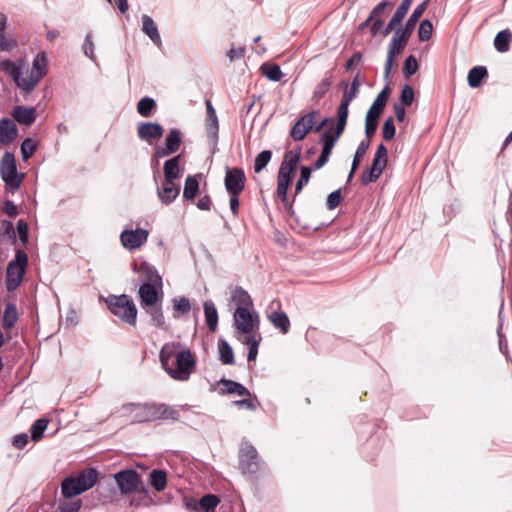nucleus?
<instances>
[{"instance_id": "obj_64", "label": "nucleus", "mask_w": 512, "mask_h": 512, "mask_svg": "<svg viewBox=\"0 0 512 512\" xmlns=\"http://www.w3.org/2000/svg\"><path fill=\"white\" fill-rule=\"evenodd\" d=\"M82 506L80 499L75 501L63 502L59 505L58 512H78Z\"/></svg>"}, {"instance_id": "obj_21", "label": "nucleus", "mask_w": 512, "mask_h": 512, "mask_svg": "<svg viewBox=\"0 0 512 512\" xmlns=\"http://www.w3.org/2000/svg\"><path fill=\"white\" fill-rule=\"evenodd\" d=\"M394 3L389 0H382L370 12V19L374 22L370 26V33L372 36H377L384 26V20L381 18L386 9H391Z\"/></svg>"}, {"instance_id": "obj_25", "label": "nucleus", "mask_w": 512, "mask_h": 512, "mask_svg": "<svg viewBox=\"0 0 512 512\" xmlns=\"http://www.w3.org/2000/svg\"><path fill=\"white\" fill-rule=\"evenodd\" d=\"M334 78L335 76L333 68L324 73L323 78L316 84L313 90L312 101L319 103L326 96V94L332 88Z\"/></svg>"}, {"instance_id": "obj_9", "label": "nucleus", "mask_w": 512, "mask_h": 512, "mask_svg": "<svg viewBox=\"0 0 512 512\" xmlns=\"http://www.w3.org/2000/svg\"><path fill=\"white\" fill-rule=\"evenodd\" d=\"M429 1L430 0H425L419 5H417L412 14L410 15V17L408 18V20L406 21L405 26L403 28L395 30V34L390 42L398 45L397 48H405L412 32L415 29L417 22L427 9Z\"/></svg>"}, {"instance_id": "obj_20", "label": "nucleus", "mask_w": 512, "mask_h": 512, "mask_svg": "<svg viewBox=\"0 0 512 512\" xmlns=\"http://www.w3.org/2000/svg\"><path fill=\"white\" fill-rule=\"evenodd\" d=\"M205 105H206V112H207L206 123H205L207 137L209 138V141L212 144L216 145L217 141H218V133H219L218 117L216 114V110H215L212 102L209 99H207L205 101Z\"/></svg>"}, {"instance_id": "obj_1", "label": "nucleus", "mask_w": 512, "mask_h": 512, "mask_svg": "<svg viewBox=\"0 0 512 512\" xmlns=\"http://www.w3.org/2000/svg\"><path fill=\"white\" fill-rule=\"evenodd\" d=\"M180 347L179 342L165 343L159 352V360L162 368L173 380L185 382L194 372L197 360L189 348L179 350Z\"/></svg>"}, {"instance_id": "obj_41", "label": "nucleus", "mask_w": 512, "mask_h": 512, "mask_svg": "<svg viewBox=\"0 0 512 512\" xmlns=\"http://www.w3.org/2000/svg\"><path fill=\"white\" fill-rule=\"evenodd\" d=\"M232 300L237 304V307L252 308L253 301L249 293L242 287H236L232 293Z\"/></svg>"}, {"instance_id": "obj_40", "label": "nucleus", "mask_w": 512, "mask_h": 512, "mask_svg": "<svg viewBox=\"0 0 512 512\" xmlns=\"http://www.w3.org/2000/svg\"><path fill=\"white\" fill-rule=\"evenodd\" d=\"M18 321V312L17 307L15 303H7L3 318H2V325L5 329H11L15 326V324Z\"/></svg>"}, {"instance_id": "obj_19", "label": "nucleus", "mask_w": 512, "mask_h": 512, "mask_svg": "<svg viewBox=\"0 0 512 512\" xmlns=\"http://www.w3.org/2000/svg\"><path fill=\"white\" fill-rule=\"evenodd\" d=\"M23 64V61H20L18 64L11 59H3L0 62V69L9 75L16 86L19 87L24 94H26V88L22 84L23 82H27V79L22 77Z\"/></svg>"}, {"instance_id": "obj_53", "label": "nucleus", "mask_w": 512, "mask_h": 512, "mask_svg": "<svg viewBox=\"0 0 512 512\" xmlns=\"http://www.w3.org/2000/svg\"><path fill=\"white\" fill-rule=\"evenodd\" d=\"M37 150V144L31 138H26L21 143L20 151L23 160L29 159Z\"/></svg>"}, {"instance_id": "obj_37", "label": "nucleus", "mask_w": 512, "mask_h": 512, "mask_svg": "<svg viewBox=\"0 0 512 512\" xmlns=\"http://www.w3.org/2000/svg\"><path fill=\"white\" fill-rule=\"evenodd\" d=\"M135 270L145 276V282L159 284L161 288V277L155 267L147 262H142L139 267L135 265Z\"/></svg>"}, {"instance_id": "obj_60", "label": "nucleus", "mask_w": 512, "mask_h": 512, "mask_svg": "<svg viewBox=\"0 0 512 512\" xmlns=\"http://www.w3.org/2000/svg\"><path fill=\"white\" fill-rule=\"evenodd\" d=\"M378 119L375 115H370L367 113L366 115V123H365V134L366 139L370 140V138L376 133L378 126Z\"/></svg>"}, {"instance_id": "obj_47", "label": "nucleus", "mask_w": 512, "mask_h": 512, "mask_svg": "<svg viewBox=\"0 0 512 512\" xmlns=\"http://www.w3.org/2000/svg\"><path fill=\"white\" fill-rule=\"evenodd\" d=\"M156 109V102L151 97H143L139 100L137 104V112L142 117H150L153 114V111Z\"/></svg>"}, {"instance_id": "obj_55", "label": "nucleus", "mask_w": 512, "mask_h": 512, "mask_svg": "<svg viewBox=\"0 0 512 512\" xmlns=\"http://www.w3.org/2000/svg\"><path fill=\"white\" fill-rule=\"evenodd\" d=\"M398 45L390 42L389 49H388V55L385 63V74L388 76L390 74V71L392 69L394 58L396 54H399L403 51V48H397Z\"/></svg>"}, {"instance_id": "obj_24", "label": "nucleus", "mask_w": 512, "mask_h": 512, "mask_svg": "<svg viewBox=\"0 0 512 512\" xmlns=\"http://www.w3.org/2000/svg\"><path fill=\"white\" fill-rule=\"evenodd\" d=\"M163 133L164 128L158 123L140 122L137 125V135L143 141L151 142L154 139H159Z\"/></svg>"}, {"instance_id": "obj_38", "label": "nucleus", "mask_w": 512, "mask_h": 512, "mask_svg": "<svg viewBox=\"0 0 512 512\" xmlns=\"http://www.w3.org/2000/svg\"><path fill=\"white\" fill-rule=\"evenodd\" d=\"M173 306V317L175 319L180 318L182 316H186L191 311V303L190 300L185 297H175L172 299Z\"/></svg>"}, {"instance_id": "obj_3", "label": "nucleus", "mask_w": 512, "mask_h": 512, "mask_svg": "<svg viewBox=\"0 0 512 512\" xmlns=\"http://www.w3.org/2000/svg\"><path fill=\"white\" fill-rule=\"evenodd\" d=\"M98 473L95 468L80 471L75 476L66 477L61 483V493L70 499L91 489L97 481Z\"/></svg>"}, {"instance_id": "obj_63", "label": "nucleus", "mask_w": 512, "mask_h": 512, "mask_svg": "<svg viewBox=\"0 0 512 512\" xmlns=\"http://www.w3.org/2000/svg\"><path fill=\"white\" fill-rule=\"evenodd\" d=\"M17 233L19 235V239L21 243L25 246L28 243L29 233H28V224L24 219H19L17 221Z\"/></svg>"}, {"instance_id": "obj_57", "label": "nucleus", "mask_w": 512, "mask_h": 512, "mask_svg": "<svg viewBox=\"0 0 512 512\" xmlns=\"http://www.w3.org/2000/svg\"><path fill=\"white\" fill-rule=\"evenodd\" d=\"M396 128L393 117H388L382 127V137L386 141H390L395 137Z\"/></svg>"}, {"instance_id": "obj_8", "label": "nucleus", "mask_w": 512, "mask_h": 512, "mask_svg": "<svg viewBox=\"0 0 512 512\" xmlns=\"http://www.w3.org/2000/svg\"><path fill=\"white\" fill-rule=\"evenodd\" d=\"M340 122L341 121L337 119L335 129L333 130L332 128H329L325 130L324 133L321 135L319 142L322 144L323 147L320 156L318 157L314 164L316 169L322 168L328 162L336 141L343 133L346 127V122H343L342 124Z\"/></svg>"}, {"instance_id": "obj_39", "label": "nucleus", "mask_w": 512, "mask_h": 512, "mask_svg": "<svg viewBox=\"0 0 512 512\" xmlns=\"http://www.w3.org/2000/svg\"><path fill=\"white\" fill-rule=\"evenodd\" d=\"M487 76L488 71L485 66H475L468 72V85L472 88H477Z\"/></svg>"}, {"instance_id": "obj_5", "label": "nucleus", "mask_w": 512, "mask_h": 512, "mask_svg": "<svg viewBox=\"0 0 512 512\" xmlns=\"http://www.w3.org/2000/svg\"><path fill=\"white\" fill-rule=\"evenodd\" d=\"M238 463L243 474L256 475L267 469L257 449L248 441H242L240 444Z\"/></svg>"}, {"instance_id": "obj_11", "label": "nucleus", "mask_w": 512, "mask_h": 512, "mask_svg": "<svg viewBox=\"0 0 512 512\" xmlns=\"http://www.w3.org/2000/svg\"><path fill=\"white\" fill-rule=\"evenodd\" d=\"M47 72L48 60L46 54L40 52L33 59L30 75L26 77L27 82L22 83L26 88V94H30L35 89L40 80L46 76Z\"/></svg>"}, {"instance_id": "obj_42", "label": "nucleus", "mask_w": 512, "mask_h": 512, "mask_svg": "<svg viewBox=\"0 0 512 512\" xmlns=\"http://www.w3.org/2000/svg\"><path fill=\"white\" fill-rule=\"evenodd\" d=\"M511 40L512 33L508 29L498 32L494 39L495 49L500 53L507 52L509 50Z\"/></svg>"}, {"instance_id": "obj_34", "label": "nucleus", "mask_w": 512, "mask_h": 512, "mask_svg": "<svg viewBox=\"0 0 512 512\" xmlns=\"http://www.w3.org/2000/svg\"><path fill=\"white\" fill-rule=\"evenodd\" d=\"M205 322L211 332H215L218 326V312L211 300H206L203 304Z\"/></svg>"}, {"instance_id": "obj_32", "label": "nucleus", "mask_w": 512, "mask_h": 512, "mask_svg": "<svg viewBox=\"0 0 512 512\" xmlns=\"http://www.w3.org/2000/svg\"><path fill=\"white\" fill-rule=\"evenodd\" d=\"M270 322L272 323V325L279 329L281 331L282 334H287L289 332V329H290V320L287 316V314L279 309L277 311H273L269 316H268Z\"/></svg>"}, {"instance_id": "obj_52", "label": "nucleus", "mask_w": 512, "mask_h": 512, "mask_svg": "<svg viewBox=\"0 0 512 512\" xmlns=\"http://www.w3.org/2000/svg\"><path fill=\"white\" fill-rule=\"evenodd\" d=\"M272 157V153L270 150H263L260 152L254 162V171L255 173L261 172L270 162Z\"/></svg>"}, {"instance_id": "obj_58", "label": "nucleus", "mask_w": 512, "mask_h": 512, "mask_svg": "<svg viewBox=\"0 0 512 512\" xmlns=\"http://www.w3.org/2000/svg\"><path fill=\"white\" fill-rule=\"evenodd\" d=\"M244 397V399L234 401L233 404L238 408H245L251 411L256 410L257 406L259 405L256 396L252 397V395L250 394V396Z\"/></svg>"}, {"instance_id": "obj_28", "label": "nucleus", "mask_w": 512, "mask_h": 512, "mask_svg": "<svg viewBox=\"0 0 512 512\" xmlns=\"http://www.w3.org/2000/svg\"><path fill=\"white\" fill-rule=\"evenodd\" d=\"M14 119L22 125L30 126L36 120V109L34 107H26L22 105L15 106L12 110Z\"/></svg>"}, {"instance_id": "obj_27", "label": "nucleus", "mask_w": 512, "mask_h": 512, "mask_svg": "<svg viewBox=\"0 0 512 512\" xmlns=\"http://www.w3.org/2000/svg\"><path fill=\"white\" fill-rule=\"evenodd\" d=\"M220 394H238L239 396H250V391L241 383L222 378L218 381Z\"/></svg>"}, {"instance_id": "obj_15", "label": "nucleus", "mask_w": 512, "mask_h": 512, "mask_svg": "<svg viewBox=\"0 0 512 512\" xmlns=\"http://www.w3.org/2000/svg\"><path fill=\"white\" fill-rule=\"evenodd\" d=\"M182 145V133L178 129H171L165 139L164 146H158L154 150L153 156L156 159H162L176 153Z\"/></svg>"}, {"instance_id": "obj_43", "label": "nucleus", "mask_w": 512, "mask_h": 512, "mask_svg": "<svg viewBox=\"0 0 512 512\" xmlns=\"http://www.w3.org/2000/svg\"><path fill=\"white\" fill-rule=\"evenodd\" d=\"M218 350L220 354V361L224 365H233L234 364V353L230 344L224 340L220 339L218 341Z\"/></svg>"}, {"instance_id": "obj_22", "label": "nucleus", "mask_w": 512, "mask_h": 512, "mask_svg": "<svg viewBox=\"0 0 512 512\" xmlns=\"http://www.w3.org/2000/svg\"><path fill=\"white\" fill-rule=\"evenodd\" d=\"M252 308L237 307L234 312V322L237 330L244 334H250L254 330L253 318L251 314Z\"/></svg>"}, {"instance_id": "obj_18", "label": "nucleus", "mask_w": 512, "mask_h": 512, "mask_svg": "<svg viewBox=\"0 0 512 512\" xmlns=\"http://www.w3.org/2000/svg\"><path fill=\"white\" fill-rule=\"evenodd\" d=\"M148 235V231L142 228L135 230L125 229L121 232L120 240L124 248L135 250L147 241Z\"/></svg>"}, {"instance_id": "obj_31", "label": "nucleus", "mask_w": 512, "mask_h": 512, "mask_svg": "<svg viewBox=\"0 0 512 512\" xmlns=\"http://www.w3.org/2000/svg\"><path fill=\"white\" fill-rule=\"evenodd\" d=\"M142 31L150 38V40L157 46H160L162 41L156 23L149 15L142 16Z\"/></svg>"}, {"instance_id": "obj_35", "label": "nucleus", "mask_w": 512, "mask_h": 512, "mask_svg": "<svg viewBox=\"0 0 512 512\" xmlns=\"http://www.w3.org/2000/svg\"><path fill=\"white\" fill-rule=\"evenodd\" d=\"M149 483L155 491H164L167 487V472L163 469H153L149 474Z\"/></svg>"}, {"instance_id": "obj_50", "label": "nucleus", "mask_w": 512, "mask_h": 512, "mask_svg": "<svg viewBox=\"0 0 512 512\" xmlns=\"http://www.w3.org/2000/svg\"><path fill=\"white\" fill-rule=\"evenodd\" d=\"M219 503L220 499L217 495L206 494L200 499L199 507L204 512H213Z\"/></svg>"}, {"instance_id": "obj_59", "label": "nucleus", "mask_w": 512, "mask_h": 512, "mask_svg": "<svg viewBox=\"0 0 512 512\" xmlns=\"http://www.w3.org/2000/svg\"><path fill=\"white\" fill-rule=\"evenodd\" d=\"M418 70V62L413 55L408 56L404 61L403 73L406 78L413 76Z\"/></svg>"}, {"instance_id": "obj_26", "label": "nucleus", "mask_w": 512, "mask_h": 512, "mask_svg": "<svg viewBox=\"0 0 512 512\" xmlns=\"http://www.w3.org/2000/svg\"><path fill=\"white\" fill-rule=\"evenodd\" d=\"M18 135V129L14 121L8 117L0 119V143L11 144Z\"/></svg>"}, {"instance_id": "obj_10", "label": "nucleus", "mask_w": 512, "mask_h": 512, "mask_svg": "<svg viewBox=\"0 0 512 512\" xmlns=\"http://www.w3.org/2000/svg\"><path fill=\"white\" fill-rule=\"evenodd\" d=\"M154 403H126L120 408L121 417L126 418L130 423L152 422L154 417Z\"/></svg>"}, {"instance_id": "obj_17", "label": "nucleus", "mask_w": 512, "mask_h": 512, "mask_svg": "<svg viewBox=\"0 0 512 512\" xmlns=\"http://www.w3.org/2000/svg\"><path fill=\"white\" fill-rule=\"evenodd\" d=\"M360 87L359 74L355 76L351 83V87L349 90H346L343 93L341 102L337 108V119H339L341 124L343 122L347 123L348 113H349V105L352 100L357 96Z\"/></svg>"}, {"instance_id": "obj_6", "label": "nucleus", "mask_w": 512, "mask_h": 512, "mask_svg": "<svg viewBox=\"0 0 512 512\" xmlns=\"http://www.w3.org/2000/svg\"><path fill=\"white\" fill-rule=\"evenodd\" d=\"M0 175L5 183V192L14 194L21 186L24 179L23 173H18L15 156L11 152H5L0 161Z\"/></svg>"}, {"instance_id": "obj_14", "label": "nucleus", "mask_w": 512, "mask_h": 512, "mask_svg": "<svg viewBox=\"0 0 512 512\" xmlns=\"http://www.w3.org/2000/svg\"><path fill=\"white\" fill-rule=\"evenodd\" d=\"M138 295L141 308L153 306L163 300L162 287L160 288L159 284L142 283L139 287Z\"/></svg>"}, {"instance_id": "obj_54", "label": "nucleus", "mask_w": 512, "mask_h": 512, "mask_svg": "<svg viewBox=\"0 0 512 512\" xmlns=\"http://www.w3.org/2000/svg\"><path fill=\"white\" fill-rule=\"evenodd\" d=\"M433 32V25L430 20L425 19L421 21L418 29V37L422 42L430 40Z\"/></svg>"}, {"instance_id": "obj_29", "label": "nucleus", "mask_w": 512, "mask_h": 512, "mask_svg": "<svg viewBox=\"0 0 512 512\" xmlns=\"http://www.w3.org/2000/svg\"><path fill=\"white\" fill-rule=\"evenodd\" d=\"M151 318L153 325L162 330H168L166 319L163 313L162 302L142 308Z\"/></svg>"}, {"instance_id": "obj_36", "label": "nucleus", "mask_w": 512, "mask_h": 512, "mask_svg": "<svg viewBox=\"0 0 512 512\" xmlns=\"http://www.w3.org/2000/svg\"><path fill=\"white\" fill-rule=\"evenodd\" d=\"M154 417L153 421L160 420V419H172V420H178L179 419V412L174 409L171 406H168L166 404H156L154 403Z\"/></svg>"}, {"instance_id": "obj_62", "label": "nucleus", "mask_w": 512, "mask_h": 512, "mask_svg": "<svg viewBox=\"0 0 512 512\" xmlns=\"http://www.w3.org/2000/svg\"><path fill=\"white\" fill-rule=\"evenodd\" d=\"M380 176L381 174L378 173L376 169H372L371 167L367 168L362 172L361 184L368 185L370 183L376 182Z\"/></svg>"}, {"instance_id": "obj_45", "label": "nucleus", "mask_w": 512, "mask_h": 512, "mask_svg": "<svg viewBox=\"0 0 512 512\" xmlns=\"http://www.w3.org/2000/svg\"><path fill=\"white\" fill-rule=\"evenodd\" d=\"M199 192V181L196 176H187L185 180L183 197L187 200H193Z\"/></svg>"}, {"instance_id": "obj_23", "label": "nucleus", "mask_w": 512, "mask_h": 512, "mask_svg": "<svg viewBox=\"0 0 512 512\" xmlns=\"http://www.w3.org/2000/svg\"><path fill=\"white\" fill-rule=\"evenodd\" d=\"M180 185L175 180L166 179L160 188H157V195L162 204L169 205L179 196Z\"/></svg>"}, {"instance_id": "obj_51", "label": "nucleus", "mask_w": 512, "mask_h": 512, "mask_svg": "<svg viewBox=\"0 0 512 512\" xmlns=\"http://www.w3.org/2000/svg\"><path fill=\"white\" fill-rule=\"evenodd\" d=\"M369 145H370V140H368V139H363L359 143V145L356 149V152L354 154L353 161H352L353 171H356L359 168L361 160H362L363 156L365 155V153L367 152Z\"/></svg>"}, {"instance_id": "obj_44", "label": "nucleus", "mask_w": 512, "mask_h": 512, "mask_svg": "<svg viewBox=\"0 0 512 512\" xmlns=\"http://www.w3.org/2000/svg\"><path fill=\"white\" fill-rule=\"evenodd\" d=\"M137 492L140 496L132 498L130 501V506H135L138 508L140 506L149 507L154 504V500L152 499L148 488L141 486Z\"/></svg>"}, {"instance_id": "obj_46", "label": "nucleus", "mask_w": 512, "mask_h": 512, "mask_svg": "<svg viewBox=\"0 0 512 512\" xmlns=\"http://www.w3.org/2000/svg\"><path fill=\"white\" fill-rule=\"evenodd\" d=\"M0 240H7L12 244L16 243V231L10 220L0 221Z\"/></svg>"}, {"instance_id": "obj_4", "label": "nucleus", "mask_w": 512, "mask_h": 512, "mask_svg": "<svg viewBox=\"0 0 512 512\" xmlns=\"http://www.w3.org/2000/svg\"><path fill=\"white\" fill-rule=\"evenodd\" d=\"M108 310L122 322L135 326L138 310L133 299L126 294L109 295L105 299Z\"/></svg>"}, {"instance_id": "obj_7", "label": "nucleus", "mask_w": 512, "mask_h": 512, "mask_svg": "<svg viewBox=\"0 0 512 512\" xmlns=\"http://www.w3.org/2000/svg\"><path fill=\"white\" fill-rule=\"evenodd\" d=\"M28 266V256L22 249H16L15 259L9 262L6 269L5 284L9 292L16 290L22 283Z\"/></svg>"}, {"instance_id": "obj_48", "label": "nucleus", "mask_w": 512, "mask_h": 512, "mask_svg": "<svg viewBox=\"0 0 512 512\" xmlns=\"http://www.w3.org/2000/svg\"><path fill=\"white\" fill-rule=\"evenodd\" d=\"M49 420L46 418L37 419L31 426V439L38 442L43 438L44 432L47 429Z\"/></svg>"}, {"instance_id": "obj_12", "label": "nucleus", "mask_w": 512, "mask_h": 512, "mask_svg": "<svg viewBox=\"0 0 512 512\" xmlns=\"http://www.w3.org/2000/svg\"><path fill=\"white\" fill-rule=\"evenodd\" d=\"M114 478L122 494H130L141 488V477L134 469L121 470Z\"/></svg>"}, {"instance_id": "obj_13", "label": "nucleus", "mask_w": 512, "mask_h": 512, "mask_svg": "<svg viewBox=\"0 0 512 512\" xmlns=\"http://www.w3.org/2000/svg\"><path fill=\"white\" fill-rule=\"evenodd\" d=\"M319 114L318 110H313L297 119L290 130V137L295 141H302L314 128Z\"/></svg>"}, {"instance_id": "obj_61", "label": "nucleus", "mask_w": 512, "mask_h": 512, "mask_svg": "<svg viewBox=\"0 0 512 512\" xmlns=\"http://www.w3.org/2000/svg\"><path fill=\"white\" fill-rule=\"evenodd\" d=\"M414 101V89L408 85L405 84L402 87L401 95H400V102L398 104H404V106H410Z\"/></svg>"}, {"instance_id": "obj_2", "label": "nucleus", "mask_w": 512, "mask_h": 512, "mask_svg": "<svg viewBox=\"0 0 512 512\" xmlns=\"http://www.w3.org/2000/svg\"><path fill=\"white\" fill-rule=\"evenodd\" d=\"M300 158L301 147L286 151L277 175L276 195L289 214L293 213V202L288 200L287 191L295 175Z\"/></svg>"}, {"instance_id": "obj_49", "label": "nucleus", "mask_w": 512, "mask_h": 512, "mask_svg": "<svg viewBox=\"0 0 512 512\" xmlns=\"http://www.w3.org/2000/svg\"><path fill=\"white\" fill-rule=\"evenodd\" d=\"M261 70L264 76L274 82L281 81L284 76L278 64L262 65Z\"/></svg>"}, {"instance_id": "obj_16", "label": "nucleus", "mask_w": 512, "mask_h": 512, "mask_svg": "<svg viewBox=\"0 0 512 512\" xmlns=\"http://www.w3.org/2000/svg\"><path fill=\"white\" fill-rule=\"evenodd\" d=\"M224 184L228 194H241L246 184V176L243 169L227 167Z\"/></svg>"}, {"instance_id": "obj_30", "label": "nucleus", "mask_w": 512, "mask_h": 512, "mask_svg": "<svg viewBox=\"0 0 512 512\" xmlns=\"http://www.w3.org/2000/svg\"><path fill=\"white\" fill-rule=\"evenodd\" d=\"M181 157V154H179L164 162V178L176 180L182 176V169L180 167Z\"/></svg>"}, {"instance_id": "obj_33", "label": "nucleus", "mask_w": 512, "mask_h": 512, "mask_svg": "<svg viewBox=\"0 0 512 512\" xmlns=\"http://www.w3.org/2000/svg\"><path fill=\"white\" fill-rule=\"evenodd\" d=\"M390 95V88L389 86H385L382 91L377 95L375 98L372 106L368 110V114L375 115L376 117H380L381 113L383 112L386 103L388 101Z\"/></svg>"}, {"instance_id": "obj_56", "label": "nucleus", "mask_w": 512, "mask_h": 512, "mask_svg": "<svg viewBox=\"0 0 512 512\" xmlns=\"http://www.w3.org/2000/svg\"><path fill=\"white\" fill-rule=\"evenodd\" d=\"M311 176V168L308 166H302L300 171V177L295 185V195L299 194L303 187L308 183Z\"/></svg>"}]
</instances>
